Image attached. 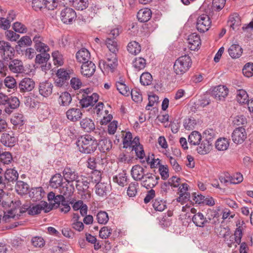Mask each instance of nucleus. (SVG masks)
Masks as SVG:
<instances>
[{
  "instance_id": "b1692460",
  "label": "nucleus",
  "mask_w": 253,
  "mask_h": 253,
  "mask_svg": "<svg viewBox=\"0 0 253 253\" xmlns=\"http://www.w3.org/2000/svg\"><path fill=\"white\" fill-rule=\"evenodd\" d=\"M77 60L83 64L90 62V54L89 51L85 48H82L79 50L76 54Z\"/></svg>"
},
{
  "instance_id": "a18cd8bd",
  "label": "nucleus",
  "mask_w": 253,
  "mask_h": 253,
  "mask_svg": "<svg viewBox=\"0 0 253 253\" xmlns=\"http://www.w3.org/2000/svg\"><path fill=\"white\" fill-rule=\"evenodd\" d=\"M88 5V0H74L73 6L78 10H83L87 7Z\"/></svg>"
},
{
  "instance_id": "2f4dec72",
  "label": "nucleus",
  "mask_w": 253,
  "mask_h": 253,
  "mask_svg": "<svg viewBox=\"0 0 253 253\" xmlns=\"http://www.w3.org/2000/svg\"><path fill=\"white\" fill-rule=\"evenodd\" d=\"M72 100L71 94L68 92H64L59 96L58 101L60 106L67 107L71 104Z\"/></svg>"
},
{
  "instance_id": "6e6d98bb",
  "label": "nucleus",
  "mask_w": 253,
  "mask_h": 253,
  "mask_svg": "<svg viewBox=\"0 0 253 253\" xmlns=\"http://www.w3.org/2000/svg\"><path fill=\"white\" fill-rule=\"evenodd\" d=\"M12 161V157L9 152L0 153V162L3 164H9Z\"/></svg>"
},
{
  "instance_id": "4c0bfd02",
  "label": "nucleus",
  "mask_w": 253,
  "mask_h": 253,
  "mask_svg": "<svg viewBox=\"0 0 253 253\" xmlns=\"http://www.w3.org/2000/svg\"><path fill=\"white\" fill-rule=\"evenodd\" d=\"M4 177L8 182H14L18 178V173L13 169H7L5 172Z\"/></svg>"
},
{
  "instance_id": "0e129e2a",
  "label": "nucleus",
  "mask_w": 253,
  "mask_h": 253,
  "mask_svg": "<svg viewBox=\"0 0 253 253\" xmlns=\"http://www.w3.org/2000/svg\"><path fill=\"white\" fill-rule=\"evenodd\" d=\"M225 2L226 0H212V8L215 10L219 11L224 7Z\"/></svg>"
},
{
  "instance_id": "e2e57ef3",
  "label": "nucleus",
  "mask_w": 253,
  "mask_h": 253,
  "mask_svg": "<svg viewBox=\"0 0 253 253\" xmlns=\"http://www.w3.org/2000/svg\"><path fill=\"white\" fill-rule=\"evenodd\" d=\"M32 6L36 10H41L45 8L44 0H33Z\"/></svg>"
},
{
  "instance_id": "f03ea898",
  "label": "nucleus",
  "mask_w": 253,
  "mask_h": 253,
  "mask_svg": "<svg viewBox=\"0 0 253 253\" xmlns=\"http://www.w3.org/2000/svg\"><path fill=\"white\" fill-rule=\"evenodd\" d=\"M192 65L190 56L187 55L179 57L173 65L174 73L178 75H182L189 70Z\"/></svg>"
},
{
  "instance_id": "6ab92c4d",
  "label": "nucleus",
  "mask_w": 253,
  "mask_h": 253,
  "mask_svg": "<svg viewBox=\"0 0 253 253\" xmlns=\"http://www.w3.org/2000/svg\"><path fill=\"white\" fill-rule=\"evenodd\" d=\"M45 210V212H47L51 210L49 207H48L47 202L42 201L40 204H38L32 207H30L28 210V214L31 215H35L41 213L42 210Z\"/></svg>"
},
{
  "instance_id": "052dcab7",
  "label": "nucleus",
  "mask_w": 253,
  "mask_h": 253,
  "mask_svg": "<svg viewBox=\"0 0 253 253\" xmlns=\"http://www.w3.org/2000/svg\"><path fill=\"white\" fill-rule=\"evenodd\" d=\"M12 28L15 32L19 33H26L28 31L25 25L18 22L14 23Z\"/></svg>"
},
{
  "instance_id": "a878e982",
  "label": "nucleus",
  "mask_w": 253,
  "mask_h": 253,
  "mask_svg": "<svg viewBox=\"0 0 253 253\" xmlns=\"http://www.w3.org/2000/svg\"><path fill=\"white\" fill-rule=\"evenodd\" d=\"M152 16L150 9L145 8L141 9L137 12V17L140 22H146L150 20Z\"/></svg>"
},
{
  "instance_id": "09e8293b",
  "label": "nucleus",
  "mask_w": 253,
  "mask_h": 253,
  "mask_svg": "<svg viewBox=\"0 0 253 253\" xmlns=\"http://www.w3.org/2000/svg\"><path fill=\"white\" fill-rule=\"evenodd\" d=\"M20 216V214H19L17 213V210L16 209H11L7 211V212H4V215L3 216V220L5 222H7V220L10 218L17 219L19 218V216Z\"/></svg>"
},
{
  "instance_id": "473e14b6",
  "label": "nucleus",
  "mask_w": 253,
  "mask_h": 253,
  "mask_svg": "<svg viewBox=\"0 0 253 253\" xmlns=\"http://www.w3.org/2000/svg\"><path fill=\"white\" fill-rule=\"evenodd\" d=\"M98 146L100 152L105 153L112 148V143L110 139L104 138L99 141Z\"/></svg>"
},
{
  "instance_id": "c85d7f7f",
  "label": "nucleus",
  "mask_w": 253,
  "mask_h": 253,
  "mask_svg": "<svg viewBox=\"0 0 253 253\" xmlns=\"http://www.w3.org/2000/svg\"><path fill=\"white\" fill-rule=\"evenodd\" d=\"M81 127L86 132H90L95 129L93 122L90 119L85 118L80 121Z\"/></svg>"
},
{
  "instance_id": "603ef678",
  "label": "nucleus",
  "mask_w": 253,
  "mask_h": 253,
  "mask_svg": "<svg viewBox=\"0 0 253 253\" xmlns=\"http://www.w3.org/2000/svg\"><path fill=\"white\" fill-rule=\"evenodd\" d=\"M11 123L16 126H21L24 124V117L21 114H15L11 119Z\"/></svg>"
},
{
  "instance_id": "6e6552de",
  "label": "nucleus",
  "mask_w": 253,
  "mask_h": 253,
  "mask_svg": "<svg viewBox=\"0 0 253 253\" xmlns=\"http://www.w3.org/2000/svg\"><path fill=\"white\" fill-rule=\"evenodd\" d=\"M159 179V176H155L151 173H147L141 180V185L147 189H151L158 184Z\"/></svg>"
},
{
  "instance_id": "20e7f679",
  "label": "nucleus",
  "mask_w": 253,
  "mask_h": 253,
  "mask_svg": "<svg viewBox=\"0 0 253 253\" xmlns=\"http://www.w3.org/2000/svg\"><path fill=\"white\" fill-rule=\"evenodd\" d=\"M14 53L15 50L10 43L4 41H0V55L3 60H11Z\"/></svg>"
},
{
  "instance_id": "a19ab883",
  "label": "nucleus",
  "mask_w": 253,
  "mask_h": 253,
  "mask_svg": "<svg viewBox=\"0 0 253 253\" xmlns=\"http://www.w3.org/2000/svg\"><path fill=\"white\" fill-rule=\"evenodd\" d=\"M43 194L42 188L37 187L32 189L30 193V196L33 201H36L41 200L43 197Z\"/></svg>"
},
{
  "instance_id": "4468645a",
  "label": "nucleus",
  "mask_w": 253,
  "mask_h": 253,
  "mask_svg": "<svg viewBox=\"0 0 253 253\" xmlns=\"http://www.w3.org/2000/svg\"><path fill=\"white\" fill-rule=\"evenodd\" d=\"M53 87V84L49 81L41 82L39 85V93L43 97H48L52 94Z\"/></svg>"
},
{
  "instance_id": "cd10ccee",
  "label": "nucleus",
  "mask_w": 253,
  "mask_h": 253,
  "mask_svg": "<svg viewBox=\"0 0 253 253\" xmlns=\"http://www.w3.org/2000/svg\"><path fill=\"white\" fill-rule=\"evenodd\" d=\"M75 190L73 183L66 184L65 185L61 186L60 192L65 198H70L72 196Z\"/></svg>"
},
{
  "instance_id": "c03bdc74",
  "label": "nucleus",
  "mask_w": 253,
  "mask_h": 253,
  "mask_svg": "<svg viewBox=\"0 0 253 253\" xmlns=\"http://www.w3.org/2000/svg\"><path fill=\"white\" fill-rule=\"evenodd\" d=\"M106 44L113 54H116V52L118 51V47L117 42L115 40L107 38L106 40Z\"/></svg>"
},
{
  "instance_id": "37998d69",
  "label": "nucleus",
  "mask_w": 253,
  "mask_h": 253,
  "mask_svg": "<svg viewBox=\"0 0 253 253\" xmlns=\"http://www.w3.org/2000/svg\"><path fill=\"white\" fill-rule=\"evenodd\" d=\"M236 98L237 101L240 104H245L249 102L248 95L244 89L238 90Z\"/></svg>"
},
{
  "instance_id": "4d7b16f0",
  "label": "nucleus",
  "mask_w": 253,
  "mask_h": 253,
  "mask_svg": "<svg viewBox=\"0 0 253 253\" xmlns=\"http://www.w3.org/2000/svg\"><path fill=\"white\" fill-rule=\"evenodd\" d=\"M96 218L98 222L102 224H105L109 220L107 213L104 211H99L96 215Z\"/></svg>"
},
{
  "instance_id": "bf43d9fd",
  "label": "nucleus",
  "mask_w": 253,
  "mask_h": 253,
  "mask_svg": "<svg viewBox=\"0 0 253 253\" xmlns=\"http://www.w3.org/2000/svg\"><path fill=\"white\" fill-rule=\"evenodd\" d=\"M32 245L36 248H42L45 245L44 239L39 236H36L32 238L31 240Z\"/></svg>"
},
{
  "instance_id": "7ed1b4c3",
  "label": "nucleus",
  "mask_w": 253,
  "mask_h": 253,
  "mask_svg": "<svg viewBox=\"0 0 253 253\" xmlns=\"http://www.w3.org/2000/svg\"><path fill=\"white\" fill-rule=\"evenodd\" d=\"M211 24V21L210 17L206 14H203L197 19L196 29L199 32L204 33L209 30Z\"/></svg>"
},
{
  "instance_id": "9d476101",
  "label": "nucleus",
  "mask_w": 253,
  "mask_h": 253,
  "mask_svg": "<svg viewBox=\"0 0 253 253\" xmlns=\"http://www.w3.org/2000/svg\"><path fill=\"white\" fill-rule=\"evenodd\" d=\"M247 138V133L243 127H239L235 129L232 134L233 141L236 144L242 143Z\"/></svg>"
},
{
  "instance_id": "8fccbe9b",
  "label": "nucleus",
  "mask_w": 253,
  "mask_h": 253,
  "mask_svg": "<svg viewBox=\"0 0 253 253\" xmlns=\"http://www.w3.org/2000/svg\"><path fill=\"white\" fill-rule=\"evenodd\" d=\"M146 65V60L142 57L135 58L133 61V66L138 70L143 69Z\"/></svg>"
},
{
  "instance_id": "aec40b11",
  "label": "nucleus",
  "mask_w": 253,
  "mask_h": 253,
  "mask_svg": "<svg viewBox=\"0 0 253 253\" xmlns=\"http://www.w3.org/2000/svg\"><path fill=\"white\" fill-rule=\"evenodd\" d=\"M211 217L209 216L205 217L201 212H197L192 217V221L196 226L203 227L207 223H210Z\"/></svg>"
},
{
  "instance_id": "de8ad7c7",
  "label": "nucleus",
  "mask_w": 253,
  "mask_h": 253,
  "mask_svg": "<svg viewBox=\"0 0 253 253\" xmlns=\"http://www.w3.org/2000/svg\"><path fill=\"white\" fill-rule=\"evenodd\" d=\"M216 133L212 129H207L205 130L203 133V137L206 141H209L212 143L213 139L216 136Z\"/></svg>"
},
{
  "instance_id": "dca6fc26",
  "label": "nucleus",
  "mask_w": 253,
  "mask_h": 253,
  "mask_svg": "<svg viewBox=\"0 0 253 253\" xmlns=\"http://www.w3.org/2000/svg\"><path fill=\"white\" fill-rule=\"evenodd\" d=\"M19 99L15 96L7 97L6 105L4 109V112L7 114H10L15 109H17L20 106Z\"/></svg>"
},
{
  "instance_id": "13d9d810",
  "label": "nucleus",
  "mask_w": 253,
  "mask_h": 253,
  "mask_svg": "<svg viewBox=\"0 0 253 253\" xmlns=\"http://www.w3.org/2000/svg\"><path fill=\"white\" fill-rule=\"evenodd\" d=\"M243 74L247 77L253 76V63H248L245 64L243 70Z\"/></svg>"
},
{
  "instance_id": "0eeeda50",
  "label": "nucleus",
  "mask_w": 253,
  "mask_h": 253,
  "mask_svg": "<svg viewBox=\"0 0 253 253\" xmlns=\"http://www.w3.org/2000/svg\"><path fill=\"white\" fill-rule=\"evenodd\" d=\"M63 177L68 184L72 183L76 181L80 176L75 169L66 167L62 172Z\"/></svg>"
},
{
  "instance_id": "9b49d317",
  "label": "nucleus",
  "mask_w": 253,
  "mask_h": 253,
  "mask_svg": "<svg viewBox=\"0 0 253 253\" xmlns=\"http://www.w3.org/2000/svg\"><path fill=\"white\" fill-rule=\"evenodd\" d=\"M35 85V82L32 79L25 78L19 83L18 88L21 93H25L32 90Z\"/></svg>"
},
{
  "instance_id": "774afa93",
  "label": "nucleus",
  "mask_w": 253,
  "mask_h": 253,
  "mask_svg": "<svg viewBox=\"0 0 253 253\" xmlns=\"http://www.w3.org/2000/svg\"><path fill=\"white\" fill-rule=\"evenodd\" d=\"M5 85L9 88H13L16 86V82L15 79L12 77L8 76L4 81Z\"/></svg>"
},
{
  "instance_id": "2eb2a0df",
  "label": "nucleus",
  "mask_w": 253,
  "mask_h": 253,
  "mask_svg": "<svg viewBox=\"0 0 253 253\" xmlns=\"http://www.w3.org/2000/svg\"><path fill=\"white\" fill-rule=\"evenodd\" d=\"M9 70L16 74H21L25 72V68L23 62L18 59L11 60L8 64Z\"/></svg>"
},
{
  "instance_id": "72a5a7b5",
  "label": "nucleus",
  "mask_w": 253,
  "mask_h": 253,
  "mask_svg": "<svg viewBox=\"0 0 253 253\" xmlns=\"http://www.w3.org/2000/svg\"><path fill=\"white\" fill-rule=\"evenodd\" d=\"M188 189V185L187 184L184 183H182V185L179 188V197L178 198V201L181 200H188L190 198V195L189 192H187Z\"/></svg>"
},
{
  "instance_id": "c756f323",
  "label": "nucleus",
  "mask_w": 253,
  "mask_h": 253,
  "mask_svg": "<svg viewBox=\"0 0 253 253\" xmlns=\"http://www.w3.org/2000/svg\"><path fill=\"white\" fill-rule=\"evenodd\" d=\"M228 53L232 58H238L241 56L243 49L239 44H234L229 48Z\"/></svg>"
},
{
  "instance_id": "bb28decb",
  "label": "nucleus",
  "mask_w": 253,
  "mask_h": 253,
  "mask_svg": "<svg viewBox=\"0 0 253 253\" xmlns=\"http://www.w3.org/2000/svg\"><path fill=\"white\" fill-rule=\"evenodd\" d=\"M212 143L204 139L197 148L198 153L201 155H205L209 153L212 148Z\"/></svg>"
},
{
  "instance_id": "338daca9",
  "label": "nucleus",
  "mask_w": 253,
  "mask_h": 253,
  "mask_svg": "<svg viewBox=\"0 0 253 253\" xmlns=\"http://www.w3.org/2000/svg\"><path fill=\"white\" fill-rule=\"evenodd\" d=\"M70 85L75 90L79 89L83 85L81 80L77 77L72 78L70 81Z\"/></svg>"
},
{
  "instance_id": "a211bd4d",
  "label": "nucleus",
  "mask_w": 253,
  "mask_h": 253,
  "mask_svg": "<svg viewBox=\"0 0 253 253\" xmlns=\"http://www.w3.org/2000/svg\"><path fill=\"white\" fill-rule=\"evenodd\" d=\"M90 182V179L86 177L83 178L81 177V178H79L76 181V188L79 193H87L89 187Z\"/></svg>"
},
{
  "instance_id": "864d4df0",
  "label": "nucleus",
  "mask_w": 253,
  "mask_h": 253,
  "mask_svg": "<svg viewBox=\"0 0 253 253\" xmlns=\"http://www.w3.org/2000/svg\"><path fill=\"white\" fill-rule=\"evenodd\" d=\"M116 87L120 93L127 96L130 93L129 89L125 84L118 82L116 84Z\"/></svg>"
},
{
  "instance_id": "3c124183",
  "label": "nucleus",
  "mask_w": 253,
  "mask_h": 253,
  "mask_svg": "<svg viewBox=\"0 0 253 253\" xmlns=\"http://www.w3.org/2000/svg\"><path fill=\"white\" fill-rule=\"evenodd\" d=\"M138 187V183L136 182H131L129 184L127 190V195L129 197H134L137 192Z\"/></svg>"
},
{
  "instance_id": "ddd939ff",
  "label": "nucleus",
  "mask_w": 253,
  "mask_h": 253,
  "mask_svg": "<svg viewBox=\"0 0 253 253\" xmlns=\"http://www.w3.org/2000/svg\"><path fill=\"white\" fill-rule=\"evenodd\" d=\"M50 55L47 53H41L36 55L35 62L37 64H42L41 68L42 71H45L50 68L51 64L47 63Z\"/></svg>"
},
{
  "instance_id": "f257e3e1",
  "label": "nucleus",
  "mask_w": 253,
  "mask_h": 253,
  "mask_svg": "<svg viewBox=\"0 0 253 253\" xmlns=\"http://www.w3.org/2000/svg\"><path fill=\"white\" fill-rule=\"evenodd\" d=\"M79 151L82 153L91 154L98 146L97 141L91 135H84L79 137L76 142Z\"/></svg>"
},
{
  "instance_id": "5701e85b",
  "label": "nucleus",
  "mask_w": 253,
  "mask_h": 253,
  "mask_svg": "<svg viewBox=\"0 0 253 253\" xmlns=\"http://www.w3.org/2000/svg\"><path fill=\"white\" fill-rule=\"evenodd\" d=\"M145 174L144 169L140 165H135L131 169V176L135 181L142 180Z\"/></svg>"
},
{
  "instance_id": "f704fd0d",
  "label": "nucleus",
  "mask_w": 253,
  "mask_h": 253,
  "mask_svg": "<svg viewBox=\"0 0 253 253\" xmlns=\"http://www.w3.org/2000/svg\"><path fill=\"white\" fill-rule=\"evenodd\" d=\"M127 50L129 53L136 55L141 51V47L138 42L131 41L128 43Z\"/></svg>"
},
{
  "instance_id": "423d86ee",
  "label": "nucleus",
  "mask_w": 253,
  "mask_h": 253,
  "mask_svg": "<svg viewBox=\"0 0 253 253\" xmlns=\"http://www.w3.org/2000/svg\"><path fill=\"white\" fill-rule=\"evenodd\" d=\"M77 15L75 11L70 7H66L62 9L60 13L61 21L67 24H70L76 18Z\"/></svg>"
},
{
  "instance_id": "58836bf2",
  "label": "nucleus",
  "mask_w": 253,
  "mask_h": 253,
  "mask_svg": "<svg viewBox=\"0 0 253 253\" xmlns=\"http://www.w3.org/2000/svg\"><path fill=\"white\" fill-rule=\"evenodd\" d=\"M63 176L60 173L54 175L50 180V185L54 188L60 187L62 184Z\"/></svg>"
},
{
  "instance_id": "e433bc0d",
  "label": "nucleus",
  "mask_w": 253,
  "mask_h": 253,
  "mask_svg": "<svg viewBox=\"0 0 253 253\" xmlns=\"http://www.w3.org/2000/svg\"><path fill=\"white\" fill-rule=\"evenodd\" d=\"M201 139V134L197 131H192L188 137L189 143L193 145H199Z\"/></svg>"
},
{
  "instance_id": "69168bd1",
  "label": "nucleus",
  "mask_w": 253,
  "mask_h": 253,
  "mask_svg": "<svg viewBox=\"0 0 253 253\" xmlns=\"http://www.w3.org/2000/svg\"><path fill=\"white\" fill-rule=\"evenodd\" d=\"M112 229L108 226L101 228L99 231V236L102 239H107L111 234Z\"/></svg>"
},
{
  "instance_id": "49530a36",
  "label": "nucleus",
  "mask_w": 253,
  "mask_h": 253,
  "mask_svg": "<svg viewBox=\"0 0 253 253\" xmlns=\"http://www.w3.org/2000/svg\"><path fill=\"white\" fill-rule=\"evenodd\" d=\"M152 80V75L148 72L143 73L140 77V82L143 85H150Z\"/></svg>"
},
{
  "instance_id": "680f3d73",
  "label": "nucleus",
  "mask_w": 253,
  "mask_h": 253,
  "mask_svg": "<svg viewBox=\"0 0 253 253\" xmlns=\"http://www.w3.org/2000/svg\"><path fill=\"white\" fill-rule=\"evenodd\" d=\"M131 150H134L136 156L140 159H143L145 156L143 146L140 144L138 145H133V148H132Z\"/></svg>"
},
{
  "instance_id": "393cba45",
  "label": "nucleus",
  "mask_w": 253,
  "mask_h": 253,
  "mask_svg": "<svg viewBox=\"0 0 253 253\" xmlns=\"http://www.w3.org/2000/svg\"><path fill=\"white\" fill-rule=\"evenodd\" d=\"M110 186L106 183L98 182L95 185V193L100 197H105L109 192Z\"/></svg>"
},
{
  "instance_id": "f3484780",
  "label": "nucleus",
  "mask_w": 253,
  "mask_h": 253,
  "mask_svg": "<svg viewBox=\"0 0 253 253\" xmlns=\"http://www.w3.org/2000/svg\"><path fill=\"white\" fill-rule=\"evenodd\" d=\"M66 116L69 121L76 122L81 119L83 113L80 108H71L66 111Z\"/></svg>"
},
{
  "instance_id": "c9c22d12",
  "label": "nucleus",
  "mask_w": 253,
  "mask_h": 253,
  "mask_svg": "<svg viewBox=\"0 0 253 253\" xmlns=\"http://www.w3.org/2000/svg\"><path fill=\"white\" fill-rule=\"evenodd\" d=\"M113 181L122 187L125 186L127 183L126 173L123 171L122 173H119L117 175L114 176L113 177Z\"/></svg>"
},
{
  "instance_id": "412c9836",
  "label": "nucleus",
  "mask_w": 253,
  "mask_h": 253,
  "mask_svg": "<svg viewBox=\"0 0 253 253\" xmlns=\"http://www.w3.org/2000/svg\"><path fill=\"white\" fill-rule=\"evenodd\" d=\"M96 66L92 62L84 63L81 66V73L86 77H91L93 75L95 71Z\"/></svg>"
},
{
  "instance_id": "7c9ffc66",
  "label": "nucleus",
  "mask_w": 253,
  "mask_h": 253,
  "mask_svg": "<svg viewBox=\"0 0 253 253\" xmlns=\"http://www.w3.org/2000/svg\"><path fill=\"white\" fill-rule=\"evenodd\" d=\"M0 141L5 146L12 147L16 141V138L8 133H3Z\"/></svg>"
},
{
  "instance_id": "1a4fd4ad",
  "label": "nucleus",
  "mask_w": 253,
  "mask_h": 253,
  "mask_svg": "<svg viewBox=\"0 0 253 253\" xmlns=\"http://www.w3.org/2000/svg\"><path fill=\"white\" fill-rule=\"evenodd\" d=\"M228 93V88L221 85L213 87L211 92V95L217 100H223Z\"/></svg>"
},
{
  "instance_id": "39448f33",
  "label": "nucleus",
  "mask_w": 253,
  "mask_h": 253,
  "mask_svg": "<svg viewBox=\"0 0 253 253\" xmlns=\"http://www.w3.org/2000/svg\"><path fill=\"white\" fill-rule=\"evenodd\" d=\"M118 65L116 54H112L108 57L106 60H100L99 66L101 69L108 70L113 72Z\"/></svg>"
},
{
  "instance_id": "5fc2aeb1",
  "label": "nucleus",
  "mask_w": 253,
  "mask_h": 253,
  "mask_svg": "<svg viewBox=\"0 0 253 253\" xmlns=\"http://www.w3.org/2000/svg\"><path fill=\"white\" fill-rule=\"evenodd\" d=\"M153 207L156 211H163L167 207L165 201L158 199L154 202Z\"/></svg>"
},
{
  "instance_id": "ea45409f",
  "label": "nucleus",
  "mask_w": 253,
  "mask_h": 253,
  "mask_svg": "<svg viewBox=\"0 0 253 253\" xmlns=\"http://www.w3.org/2000/svg\"><path fill=\"white\" fill-rule=\"evenodd\" d=\"M229 145L228 140L225 138H218L215 142V147L219 151H225Z\"/></svg>"
},
{
  "instance_id": "79ce46f5",
  "label": "nucleus",
  "mask_w": 253,
  "mask_h": 253,
  "mask_svg": "<svg viewBox=\"0 0 253 253\" xmlns=\"http://www.w3.org/2000/svg\"><path fill=\"white\" fill-rule=\"evenodd\" d=\"M56 75L59 79V82H57V83L59 84L61 83V84H63L65 81L70 79L69 72L64 69H59L57 71Z\"/></svg>"
},
{
  "instance_id": "4be33fe9",
  "label": "nucleus",
  "mask_w": 253,
  "mask_h": 253,
  "mask_svg": "<svg viewBox=\"0 0 253 253\" xmlns=\"http://www.w3.org/2000/svg\"><path fill=\"white\" fill-rule=\"evenodd\" d=\"M189 48L191 50H198L201 45L200 36L196 33L190 35L188 38Z\"/></svg>"
},
{
  "instance_id": "f8f14e48",
  "label": "nucleus",
  "mask_w": 253,
  "mask_h": 253,
  "mask_svg": "<svg viewBox=\"0 0 253 253\" xmlns=\"http://www.w3.org/2000/svg\"><path fill=\"white\" fill-rule=\"evenodd\" d=\"M98 99L99 95L96 93H93L91 95L83 94V97L80 100V103L83 108H86L89 106H93Z\"/></svg>"
}]
</instances>
